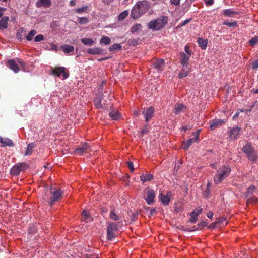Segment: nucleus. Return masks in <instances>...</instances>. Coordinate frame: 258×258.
I'll use <instances>...</instances> for the list:
<instances>
[{"instance_id":"f257e3e1","label":"nucleus","mask_w":258,"mask_h":258,"mask_svg":"<svg viewBox=\"0 0 258 258\" xmlns=\"http://www.w3.org/2000/svg\"><path fill=\"white\" fill-rule=\"evenodd\" d=\"M150 8V4L147 1H139L132 8L131 14V17L135 19H138L141 16L148 12Z\"/></svg>"},{"instance_id":"f03ea898","label":"nucleus","mask_w":258,"mask_h":258,"mask_svg":"<svg viewBox=\"0 0 258 258\" xmlns=\"http://www.w3.org/2000/svg\"><path fill=\"white\" fill-rule=\"evenodd\" d=\"M50 195L45 194L42 196L43 202L47 203L50 206L52 207L53 204L62 199L63 191L60 189H56L52 186L49 188Z\"/></svg>"},{"instance_id":"7ed1b4c3","label":"nucleus","mask_w":258,"mask_h":258,"mask_svg":"<svg viewBox=\"0 0 258 258\" xmlns=\"http://www.w3.org/2000/svg\"><path fill=\"white\" fill-rule=\"evenodd\" d=\"M231 168L229 166H222L219 168L214 176L215 184H220L230 174Z\"/></svg>"},{"instance_id":"20e7f679","label":"nucleus","mask_w":258,"mask_h":258,"mask_svg":"<svg viewBox=\"0 0 258 258\" xmlns=\"http://www.w3.org/2000/svg\"><path fill=\"white\" fill-rule=\"evenodd\" d=\"M168 18L167 17L162 16L155 20L151 21L148 23L149 28L155 30H159L163 28L167 24Z\"/></svg>"},{"instance_id":"39448f33","label":"nucleus","mask_w":258,"mask_h":258,"mask_svg":"<svg viewBox=\"0 0 258 258\" xmlns=\"http://www.w3.org/2000/svg\"><path fill=\"white\" fill-rule=\"evenodd\" d=\"M242 151L246 155L248 160L250 161L254 162L257 160L256 153L250 143L247 142L242 148Z\"/></svg>"},{"instance_id":"423d86ee","label":"nucleus","mask_w":258,"mask_h":258,"mask_svg":"<svg viewBox=\"0 0 258 258\" xmlns=\"http://www.w3.org/2000/svg\"><path fill=\"white\" fill-rule=\"evenodd\" d=\"M118 230L117 224L113 222H109L107 228V238L112 240L116 237L115 232Z\"/></svg>"},{"instance_id":"0eeeda50","label":"nucleus","mask_w":258,"mask_h":258,"mask_svg":"<svg viewBox=\"0 0 258 258\" xmlns=\"http://www.w3.org/2000/svg\"><path fill=\"white\" fill-rule=\"evenodd\" d=\"M16 61L14 59H10L7 61L6 66L14 73H17L19 72L20 69L18 66L17 62L20 65V66L24 67V62L19 58L16 59Z\"/></svg>"},{"instance_id":"6e6552de","label":"nucleus","mask_w":258,"mask_h":258,"mask_svg":"<svg viewBox=\"0 0 258 258\" xmlns=\"http://www.w3.org/2000/svg\"><path fill=\"white\" fill-rule=\"evenodd\" d=\"M28 167L25 163H20L14 165L11 169V174L13 175H18L21 171H24Z\"/></svg>"},{"instance_id":"1a4fd4ad","label":"nucleus","mask_w":258,"mask_h":258,"mask_svg":"<svg viewBox=\"0 0 258 258\" xmlns=\"http://www.w3.org/2000/svg\"><path fill=\"white\" fill-rule=\"evenodd\" d=\"M200 130H198L196 132L194 133V137L188 139L187 141L184 142L182 144V148L185 150H187L189 147L194 142H198L200 135Z\"/></svg>"},{"instance_id":"9d476101","label":"nucleus","mask_w":258,"mask_h":258,"mask_svg":"<svg viewBox=\"0 0 258 258\" xmlns=\"http://www.w3.org/2000/svg\"><path fill=\"white\" fill-rule=\"evenodd\" d=\"M66 69L63 67H56L52 70L51 74L57 77L62 76L63 78L66 79L69 77V74L66 72Z\"/></svg>"},{"instance_id":"9b49d317","label":"nucleus","mask_w":258,"mask_h":258,"mask_svg":"<svg viewBox=\"0 0 258 258\" xmlns=\"http://www.w3.org/2000/svg\"><path fill=\"white\" fill-rule=\"evenodd\" d=\"M155 193L153 189H148L144 193V199L149 205H152L155 202Z\"/></svg>"},{"instance_id":"f8f14e48","label":"nucleus","mask_w":258,"mask_h":258,"mask_svg":"<svg viewBox=\"0 0 258 258\" xmlns=\"http://www.w3.org/2000/svg\"><path fill=\"white\" fill-rule=\"evenodd\" d=\"M154 112V109L152 106L143 109L142 114L144 115L146 122H148L153 117Z\"/></svg>"},{"instance_id":"ddd939ff","label":"nucleus","mask_w":258,"mask_h":258,"mask_svg":"<svg viewBox=\"0 0 258 258\" xmlns=\"http://www.w3.org/2000/svg\"><path fill=\"white\" fill-rule=\"evenodd\" d=\"M90 146L87 143H84L75 150V153L76 155H81L84 153L87 152Z\"/></svg>"},{"instance_id":"4468645a","label":"nucleus","mask_w":258,"mask_h":258,"mask_svg":"<svg viewBox=\"0 0 258 258\" xmlns=\"http://www.w3.org/2000/svg\"><path fill=\"white\" fill-rule=\"evenodd\" d=\"M202 212V208L200 207L196 208L193 212L190 213L191 219L189 222L191 223H195L197 220V216Z\"/></svg>"},{"instance_id":"2eb2a0df","label":"nucleus","mask_w":258,"mask_h":258,"mask_svg":"<svg viewBox=\"0 0 258 258\" xmlns=\"http://www.w3.org/2000/svg\"><path fill=\"white\" fill-rule=\"evenodd\" d=\"M153 66L158 71H161L165 66L164 60L162 59L154 60L153 62Z\"/></svg>"},{"instance_id":"dca6fc26","label":"nucleus","mask_w":258,"mask_h":258,"mask_svg":"<svg viewBox=\"0 0 258 258\" xmlns=\"http://www.w3.org/2000/svg\"><path fill=\"white\" fill-rule=\"evenodd\" d=\"M241 128L238 126H236L231 129L229 133V137L231 140L236 139L239 134Z\"/></svg>"},{"instance_id":"f3484780","label":"nucleus","mask_w":258,"mask_h":258,"mask_svg":"<svg viewBox=\"0 0 258 258\" xmlns=\"http://www.w3.org/2000/svg\"><path fill=\"white\" fill-rule=\"evenodd\" d=\"M224 123V121L220 119H213L209 122L210 127L212 130H213Z\"/></svg>"},{"instance_id":"a211bd4d","label":"nucleus","mask_w":258,"mask_h":258,"mask_svg":"<svg viewBox=\"0 0 258 258\" xmlns=\"http://www.w3.org/2000/svg\"><path fill=\"white\" fill-rule=\"evenodd\" d=\"M0 143H2L1 146L3 147L6 146L13 147L14 146L13 141L9 138L0 137Z\"/></svg>"},{"instance_id":"6ab92c4d","label":"nucleus","mask_w":258,"mask_h":258,"mask_svg":"<svg viewBox=\"0 0 258 258\" xmlns=\"http://www.w3.org/2000/svg\"><path fill=\"white\" fill-rule=\"evenodd\" d=\"M51 4V0H37L36 6L38 8L41 7L48 8L50 6Z\"/></svg>"},{"instance_id":"aec40b11","label":"nucleus","mask_w":258,"mask_h":258,"mask_svg":"<svg viewBox=\"0 0 258 258\" xmlns=\"http://www.w3.org/2000/svg\"><path fill=\"white\" fill-rule=\"evenodd\" d=\"M186 107L183 104H176L174 111L175 113L177 115L180 114L181 112H184L186 110Z\"/></svg>"},{"instance_id":"412c9836","label":"nucleus","mask_w":258,"mask_h":258,"mask_svg":"<svg viewBox=\"0 0 258 258\" xmlns=\"http://www.w3.org/2000/svg\"><path fill=\"white\" fill-rule=\"evenodd\" d=\"M103 50L98 47L89 48L87 51V53L92 55L101 54L103 53Z\"/></svg>"},{"instance_id":"4be33fe9","label":"nucleus","mask_w":258,"mask_h":258,"mask_svg":"<svg viewBox=\"0 0 258 258\" xmlns=\"http://www.w3.org/2000/svg\"><path fill=\"white\" fill-rule=\"evenodd\" d=\"M180 62L183 67L188 66L189 57L187 56L184 52L180 53Z\"/></svg>"},{"instance_id":"5701e85b","label":"nucleus","mask_w":258,"mask_h":258,"mask_svg":"<svg viewBox=\"0 0 258 258\" xmlns=\"http://www.w3.org/2000/svg\"><path fill=\"white\" fill-rule=\"evenodd\" d=\"M102 99V95H96V97L94 100V104L95 107L98 108H103V106L101 104V100Z\"/></svg>"},{"instance_id":"b1692460","label":"nucleus","mask_w":258,"mask_h":258,"mask_svg":"<svg viewBox=\"0 0 258 258\" xmlns=\"http://www.w3.org/2000/svg\"><path fill=\"white\" fill-rule=\"evenodd\" d=\"M207 225V223L206 222L201 221L200 223H199L198 224V225H197L198 227H196V226H195L193 227H192L191 228H185L184 229V230L186 231H188V232L194 231L198 230L199 228H203V227L206 226Z\"/></svg>"},{"instance_id":"393cba45","label":"nucleus","mask_w":258,"mask_h":258,"mask_svg":"<svg viewBox=\"0 0 258 258\" xmlns=\"http://www.w3.org/2000/svg\"><path fill=\"white\" fill-rule=\"evenodd\" d=\"M223 14L227 17H233L235 15L238 14L239 13L234 11L231 9H224L223 11Z\"/></svg>"},{"instance_id":"a878e982","label":"nucleus","mask_w":258,"mask_h":258,"mask_svg":"<svg viewBox=\"0 0 258 258\" xmlns=\"http://www.w3.org/2000/svg\"><path fill=\"white\" fill-rule=\"evenodd\" d=\"M197 43L202 49L205 50L206 49L208 43L207 39H204L199 37L198 38Z\"/></svg>"},{"instance_id":"bb28decb","label":"nucleus","mask_w":258,"mask_h":258,"mask_svg":"<svg viewBox=\"0 0 258 258\" xmlns=\"http://www.w3.org/2000/svg\"><path fill=\"white\" fill-rule=\"evenodd\" d=\"M189 72L190 70L188 68V66L187 67L183 66V68L178 74V77L181 79L186 77L188 75Z\"/></svg>"},{"instance_id":"cd10ccee","label":"nucleus","mask_w":258,"mask_h":258,"mask_svg":"<svg viewBox=\"0 0 258 258\" xmlns=\"http://www.w3.org/2000/svg\"><path fill=\"white\" fill-rule=\"evenodd\" d=\"M159 198L161 202L164 205H168L169 204L170 199L168 195L165 196L163 194H160L159 196Z\"/></svg>"},{"instance_id":"c85d7f7f","label":"nucleus","mask_w":258,"mask_h":258,"mask_svg":"<svg viewBox=\"0 0 258 258\" xmlns=\"http://www.w3.org/2000/svg\"><path fill=\"white\" fill-rule=\"evenodd\" d=\"M9 18L8 16H5L2 18L0 20V29H6L8 27V21Z\"/></svg>"},{"instance_id":"c756f323","label":"nucleus","mask_w":258,"mask_h":258,"mask_svg":"<svg viewBox=\"0 0 258 258\" xmlns=\"http://www.w3.org/2000/svg\"><path fill=\"white\" fill-rule=\"evenodd\" d=\"M35 144L34 143H29L27 145V148L25 153V156H29L32 153L33 150L35 148Z\"/></svg>"},{"instance_id":"7c9ffc66","label":"nucleus","mask_w":258,"mask_h":258,"mask_svg":"<svg viewBox=\"0 0 258 258\" xmlns=\"http://www.w3.org/2000/svg\"><path fill=\"white\" fill-rule=\"evenodd\" d=\"M61 49L64 53L68 54L74 50V47L69 45H64L61 46Z\"/></svg>"},{"instance_id":"2f4dec72","label":"nucleus","mask_w":258,"mask_h":258,"mask_svg":"<svg viewBox=\"0 0 258 258\" xmlns=\"http://www.w3.org/2000/svg\"><path fill=\"white\" fill-rule=\"evenodd\" d=\"M153 178V175L151 174H142V175L140 176V179L143 182L150 181Z\"/></svg>"},{"instance_id":"473e14b6","label":"nucleus","mask_w":258,"mask_h":258,"mask_svg":"<svg viewBox=\"0 0 258 258\" xmlns=\"http://www.w3.org/2000/svg\"><path fill=\"white\" fill-rule=\"evenodd\" d=\"M109 117L112 118V119L116 120H118L120 117V114L117 110H111L109 113Z\"/></svg>"},{"instance_id":"72a5a7b5","label":"nucleus","mask_w":258,"mask_h":258,"mask_svg":"<svg viewBox=\"0 0 258 258\" xmlns=\"http://www.w3.org/2000/svg\"><path fill=\"white\" fill-rule=\"evenodd\" d=\"M81 41L83 44L89 46H92L95 43L94 41L90 38H83Z\"/></svg>"},{"instance_id":"f704fd0d","label":"nucleus","mask_w":258,"mask_h":258,"mask_svg":"<svg viewBox=\"0 0 258 258\" xmlns=\"http://www.w3.org/2000/svg\"><path fill=\"white\" fill-rule=\"evenodd\" d=\"M100 43L101 44L109 45L111 43V39L108 36H104L100 39Z\"/></svg>"},{"instance_id":"c9c22d12","label":"nucleus","mask_w":258,"mask_h":258,"mask_svg":"<svg viewBox=\"0 0 258 258\" xmlns=\"http://www.w3.org/2000/svg\"><path fill=\"white\" fill-rule=\"evenodd\" d=\"M121 48L122 46L120 44H114L109 47V51H113L115 50H119Z\"/></svg>"},{"instance_id":"e433bc0d","label":"nucleus","mask_w":258,"mask_h":258,"mask_svg":"<svg viewBox=\"0 0 258 258\" xmlns=\"http://www.w3.org/2000/svg\"><path fill=\"white\" fill-rule=\"evenodd\" d=\"M110 218L114 221H118L120 219V217L118 215H116L115 213V210L113 209L111 211L109 214Z\"/></svg>"},{"instance_id":"4c0bfd02","label":"nucleus","mask_w":258,"mask_h":258,"mask_svg":"<svg viewBox=\"0 0 258 258\" xmlns=\"http://www.w3.org/2000/svg\"><path fill=\"white\" fill-rule=\"evenodd\" d=\"M36 30L34 29L31 30L28 34L26 36V39L28 41H31L33 39V36L36 34Z\"/></svg>"},{"instance_id":"58836bf2","label":"nucleus","mask_w":258,"mask_h":258,"mask_svg":"<svg viewBox=\"0 0 258 258\" xmlns=\"http://www.w3.org/2000/svg\"><path fill=\"white\" fill-rule=\"evenodd\" d=\"M142 28V26L141 24H137L131 27V31L132 33H134L141 29Z\"/></svg>"},{"instance_id":"ea45409f","label":"nucleus","mask_w":258,"mask_h":258,"mask_svg":"<svg viewBox=\"0 0 258 258\" xmlns=\"http://www.w3.org/2000/svg\"><path fill=\"white\" fill-rule=\"evenodd\" d=\"M128 15V12L127 10H125L121 12L118 16V19L119 21H122L124 20Z\"/></svg>"},{"instance_id":"a19ab883","label":"nucleus","mask_w":258,"mask_h":258,"mask_svg":"<svg viewBox=\"0 0 258 258\" xmlns=\"http://www.w3.org/2000/svg\"><path fill=\"white\" fill-rule=\"evenodd\" d=\"M223 24L225 25H227V26H229V27H235L237 26V22L235 21H232L231 22L225 21L223 23Z\"/></svg>"},{"instance_id":"79ce46f5","label":"nucleus","mask_w":258,"mask_h":258,"mask_svg":"<svg viewBox=\"0 0 258 258\" xmlns=\"http://www.w3.org/2000/svg\"><path fill=\"white\" fill-rule=\"evenodd\" d=\"M247 204L250 203H257L258 198L256 197H249L246 201Z\"/></svg>"},{"instance_id":"37998d69","label":"nucleus","mask_w":258,"mask_h":258,"mask_svg":"<svg viewBox=\"0 0 258 258\" xmlns=\"http://www.w3.org/2000/svg\"><path fill=\"white\" fill-rule=\"evenodd\" d=\"M77 22L79 24H87L89 22V20L86 17H79L77 19Z\"/></svg>"},{"instance_id":"c03bdc74","label":"nucleus","mask_w":258,"mask_h":258,"mask_svg":"<svg viewBox=\"0 0 258 258\" xmlns=\"http://www.w3.org/2000/svg\"><path fill=\"white\" fill-rule=\"evenodd\" d=\"M82 215L85 220L89 221L91 219L90 215L85 210L82 211Z\"/></svg>"},{"instance_id":"a18cd8bd","label":"nucleus","mask_w":258,"mask_h":258,"mask_svg":"<svg viewBox=\"0 0 258 258\" xmlns=\"http://www.w3.org/2000/svg\"><path fill=\"white\" fill-rule=\"evenodd\" d=\"M44 40V37L42 34H39L34 38L35 42H40Z\"/></svg>"},{"instance_id":"49530a36","label":"nucleus","mask_w":258,"mask_h":258,"mask_svg":"<svg viewBox=\"0 0 258 258\" xmlns=\"http://www.w3.org/2000/svg\"><path fill=\"white\" fill-rule=\"evenodd\" d=\"M258 41V37H252L251 38L249 41V44L251 45V46H253L254 45V44H256V43Z\"/></svg>"},{"instance_id":"de8ad7c7","label":"nucleus","mask_w":258,"mask_h":258,"mask_svg":"<svg viewBox=\"0 0 258 258\" xmlns=\"http://www.w3.org/2000/svg\"><path fill=\"white\" fill-rule=\"evenodd\" d=\"M87 9V6H84L81 8H77L75 12L78 13H81L85 12Z\"/></svg>"},{"instance_id":"09e8293b","label":"nucleus","mask_w":258,"mask_h":258,"mask_svg":"<svg viewBox=\"0 0 258 258\" xmlns=\"http://www.w3.org/2000/svg\"><path fill=\"white\" fill-rule=\"evenodd\" d=\"M255 189V187L254 185L250 186L247 189V195L252 194Z\"/></svg>"},{"instance_id":"8fccbe9b","label":"nucleus","mask_w":258,"mask_h":258,"mask_svg":"<svg viewBox=\"0 0 258 258\" xmlns=\"http://www.w3.org/2000/svg\"><path fill=\"white\" fill-rule=\"evenodd\" d=\"M128 167L130 168L131 171L133 172L134 171V167L133 165V162L131 161H128L126 162Z\"/></svg>"},{"instance_id":"3c124183","label":"nucleus","mask_w":258,"mask_h":258,"mask_svg":"<svg viewBox=\"0 0 258 258\" xmlns=\"http://www.w3.org/2000/svg\"><path fill=\"white\" fill-rule=\"evenodd\" d=\"M252 68L253 70H256L258 69V59L254 60L251 63Z\"/></svg>"},{"instance_id":"603ef678","label":"nucleus","mask_w":258,"mask_h":258,"mask_svg":"<svg viewBox=\"0 0 258 258\" xmlns=\"http://www.w3.org/2000/svg\"><path fill=\"white\" fill-rule=\"evenodd\" d=\"M191 20V18L186 19L184 20L179 26H178L179 27H181L183 26H185L187 24H188L190 21Z\"/></svg>"},{"instance_id":"864d4df0","label":"nucleus","mask_w":258,"mask_h":258,"mask_svg":"<svg viewBox=\"0 0 258 258\" xmlns=\"http://www.w3.org/2000/svg\"><path fill=\"white\" fill-rule=\"evenodd\" d=\"M138 40L136 39H133L128 41V43L130 45L135 46L138 44Z\"/></svg>"},{"instance_id":"5fc2aeb1","label":"nucleus","mask_w":258,"mask_h":258,"mask_svg":"<svg viewBox=\"0 0 258 258\" xmlns=\"http://www.w3.org/2000/svg\"><path fill=\"white\" fill-rule=\"evenodd\" d=\"M207 6H211L214 4V0H204Z\"/></svg>"},{"instance_id":"6e6d98bb","label":"nucleus","mask_w":258,"mask_h":258,"mask_svg":"<svg viewBox=\"0 0 258 258\" xmlns=\"http://www.w3.org/2000/svg\"><path fill=\"white\" fill-rule=\"evenodd\" d=\"M184 50L187 54H188L189 56L191 55V52L190 51L189 47L187 45L185 46Z\"/></svg>"},{"instance_id":"4d7b16f0","label":"nucleus","mask_w":258,"mask_h":258,"mask_svg":"<svg viewBox=\"0 0 258 258\" xmlns=\"http://www.w3.org/2000/svg\"><path fill=\"white\" fill-rule=\"evenodd\" d=\"M180 0H170V2L172 4H174L175 5H178L179 4Z\"/></svg>"},{"instance_id":"13d9d810","label":"nucleus","mask_w":258,"mask_h":258,"mask_svg":"<svg viewBox=\"0 0 258 258\" xmlns=\"http://www.w3.org/2000/svg\"><path fill=\"white\" fill-rule=\"evenodd\" d=\"M156 213V210L155 208L150 209V215L153 216Z\"/></svg>"},{"instance_id":"bf43d9fd","label":"nucleus","mask_w":258,"mask_h":258,"mask_svg":"<svg viewBox=\"0 0 258 258\" xmlns=\"http://www.w3.org/2000/svg\"><path fill=\"white\" fill-rule=\"evenodd\" d=\"M138 213H133L132 214V218L131 219L132 221H135L137 218Z\"/></svg>"},{"instance_id":"052dcab7","label":"nucleus","mask_w":258,"mask_h":258,"mask_svg":"<svg viewBox=\"0 0 258 258\" xmlns=\"http://www.w3.org/2000/svg\"><path fill=\"white\" fill-rule=\"evenodd\" d=\"M213 213L211 211H209L207 214V217L210 218V219H212L213 218Z\"/></svg>"},{"instance_id":"680f3d73","label":"nucleus","mask_w":258,"mask_h":258,"mask_svg":"<svg viewBox=\"0 0 258 258\" xmlns=\"http://www.w3.org/2000/svg\"><path fill=\"white\" fill-rule=\"evenodd\" d=\"M190 128L189 125H185L182 127L183 130L185 132L186 131L189 130Z\"/></svg>"},{"instance_id":"e2e57ef3","label":"nucleus","mask_w":258,"mask_h":258,"mask_svg":"<svg viewBox=\"0 0 258 258\" xmlns=\"http://www.w3.org/2000/svg\"><path fill=\"white\" fill-rule=\"evenodd\" d=\"M51 49L52 50H57V46L56 45L54 44H52L51 45Z\"/></svg>"},{"instance_id":"0e129e2a","label":"nucleus","mask_w":258,"mask_h":258,"mask_svg":"<svg viewBox=\"0 0 258 258\" xmlns=\"http://www.w3.org/2000/svg\"><path fill=\"white\" fill-rule=\"evenodd\" d=\"M134 114L138 117L140 115V112L139 110H135L134 112Z\"/></svg>"},{"instance_id":"69168bd1","label":"nucleus","mask_w":258,"mask_h":258,"mask_svg":"<svg viewBox=\"0 0 258 258\" xmlns=\"http://www.w3.org/2000/svg\"><path fill=\"white\" fill-rule=\"evenodd\" d=\"M225 221H226V219L224 217H221L219 219L218 222L223 223Z\"/></svg>"},{"instance_id":"338daca9","label":"nucleus","mask_w":258,"mask_h":258,"mask_svg":"<svg viewBox=\"0 0 258 258\" xmlns=\"http://www.w3.org/2000/svg\"><path fill=\"white\" fill-rule=\"evenodd\" d=\"M103 2L107 4H109L112 2H113V0H102Z\"/></svg>"},{"instance_id":"774afa93","label":"nucleus","mask_w":258,"mask_h":258,"mask_svg":"<svg viewBox=\"0 0 258 258\" xmlns=\"http://www.w3.org/2000/svg\"><path fill=\"white\" fill-rule=\"evenodd\" d=\"M251 92H252L253 94H257V93H258V88H257V89H253L251 90Z\"/></svg>"}]
</instances>
